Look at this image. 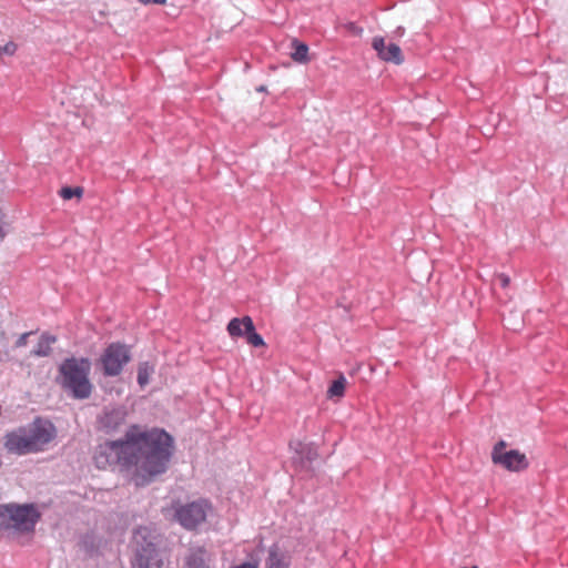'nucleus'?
<instances>
[{"label":"nucleus","instance_id":"nucleus-1","mask_svg":"<svg viewBox=\"0 0 568 568\" xmlns=\"http://www.w3.org/2000/svg\"><path fill=\"white\" fill-rule=\"evenodd\" d=\"M172 449L173 438L166 432L133 425L122 439L99 444L93 453V462L99 469L120 466L133 470L135 484L140 486L166 470Z\"/></svg>","mask_w":568,"mask_h":568},{"label":"nucleus","instance_id":"nucleus-2","mask_svg":"<svg viewBox=\"0 0 568 568\" xmlns=\"http://www.w3.org/2000/svg\"><path fill=\"white\" fill-rule=\"evenodd\" d=\"M54 437L55 428L50 422L36 419L28 428L8 434L4 446L10 453L26 455L43 450Z\"/></svg>","mask_w":568,"mask_h":568},{"label":"nucleus","instance_id":"nucleus-3","mask_svg":"<svg viewBox=\"0 0 568 568\" xmlns=\"http://www.w3.org/2000/svg\"><path fill=\"white\" fill-rule=\"evenodd\" d=\"M91 363L87 358H68L60 366L61 385L74 398L84 399L91 395L89 379Z\"/></svg>","mask_w":568,"mask_h":568},{"label":"nucleus","instance_id":"nucleus-4","mask_svg":"<svg viewBox=\"0 0 568 568\" xmlns=\"http://www.w3.org/2000/svg\"><path fill=\"white\" fill-rule=\"evenodd\" d=\"M39 518L40 514L33 505H0V531L12 534L33 531Z\"/></svg>","mask_w":568,"mask_h":568},{"label":"nucleus","instance_id":"nucleus-5","mask_svg":"<svg viewBox=\"0 0 568 568\" xmlns=\"http://www.w3.org/2000/svg\"><path fill=\"white\" fill-rule=\"evenodd\" d=\"M154 530L149 527H139L132 537V549L134 551L133 568H164L163 559L156 550Z\"/></svg>","mask_w":568,"mask_h":568},{"label":"nucleus","instance_id":"nucleus-6","mask_svg":"<svg viewBox=\"0 0 568 568\" xmlns=\"http://www.w3.org/2000/svg\"><path fill=\"white\" fill-rule=\"evenodd\" d=\"M173 509L174 519L186 530L197 529L213 513V506L206 499L176 504Z\"/></svg>","mask_w":568,"mask_h":568},{"label":"nucleus","instance_id":"nucleus-7","mask_svg":"<svg viewBox=\"0 0 568 568\" xmlns=\"http://www.w3.org/2000/svg\"><path fill=\"white\" fill-rule=\"evenodd\" d=\"M130 359V352L125 345L112 343L104 349L99 362L105 376H118Z\"/></svg>","mask_w":568,"mask_h":568},{"label":"nucleus","instance_id":"nucleus-8","mask_svg":"<svg viewBox=\"0 0 568 568\" xmlns=\"http://www.w3.org/2000/svg\"><path fill=\"white\" fill-rule=\"evenodd\" d=\"M507 444L504 440L498 442L491 452V460L509 471H521L529 465L525 454L517 449L505 450Z\"/></svg>","mask_w":568,"mask_h":568},{"label":"nucleus","instance_id":"nucleus-9","mask_svg":"<svg viewBox=\"0 0 568 568\" xmlns=\"http://www.w3.org/2000/svg\"><path fill=\"white\" fill-rule=\"evenodd\" d=\"M126 410L123 407L106 409L99 417V425L105 433H114L125 424Z\"/></svg>","mask_w":568,"mask_h":568},{"label":"nucleus","instance_id":"nucleus-10","mask_svg":"<svg viewBox=\"0 0 568 568\" xmlns=\"http://www.w3.org/2000/svg\"><path fill=\"white\" fill-rule=\"evenodd\" d=\"M372 45L384 61L400 64L404 60L400 48L395 43H386L384 38H374Z\"/></svg>","mask_w":568,"mask_h":568},{"label":"nucleus","instance_id":"nucleus-11","mask_svg":"<svg viewBox=\"0 0 568 568\" xmlns=\"http://www.w3.org/2000/svg\"><path fill=\"white\" fill-rule=\"evenodd\" d=\"M212 558L203 546L191 547L184 559V568H210Z\"/></svg>","mask_w":568,"mask_h":568},{"label":"nucleus","instance_id":"nucleus-12","mask_svg":"<svg viewBox=\"0 0 568 568\" xmlns=\"http://www.w3.org/2000/svg\"><path fill=\"white\" fill-rule=\"evenodd\" d=\"M288 556L277 545H273L268 549L265 568H288Z\"/></svg>","mask_w":568,"mask_h":568},{"label":"nucleus","instance_id":"nucleus-13","mask_svg":"<svg viewBox=\"0 0 568 568\" xmlns=\"http://www.w3.org/2000/svg\"><path fill=\"white\" fill-rule=\"evenodd\" d=\"M290 448L297 454L302 460L313 462L318 457L317 449L313 444L293 440L290 443Z\"/></svg>","mask_w":568,"mask_h":568},{"label":"nucleus","instance_id":"nucleus-14","mask_svg":"<svg viewBox=\"0 0 568 568\" xmlns=\"http://www.w3.org/2000/svg\"><path fill=\"white\" fill-rule=\"evenodd\" d=\"M245 320H246V316H243L241 318L234 317L229 322L226 331L232 338L245 337V335H246Z\"/></svg>","mask_w":568,"mask_h":568},{"label":"nucleus","instance_id":"nucleus-15","mask_svg":"<svg viewBox=\"0 0 568 568\" xmlns=\"http://www.w3.org/2000/svg\"><path fill=\"white\" fill-rule=\"evenodd\" d=\"M246 342L254 347L265 346L263 337L256 333L253 320L246 316Z\"/></svg>","mask_w":568,"mask_h":568},{"label":"nucleus","instance_id":"nucleus-16","mask_svg":"<svg viewBox=\"0 0 568 568\" xmlns=\"http://www.w3.org/2000/svg\"><path fill=\"white\" fill-rule=\"evenodd\" d=\"M292 47L294 51L291 53V58L298 63L308 62V47L305 43L293 40Z\"/></svg>","mask_w":568,"mask_h":568},{"label":"nucleus","instance_id":"nucleus-17","mask_svg":"<svg viewBox=\"0 0 568 568\" xmlns=\"http://www.w3.org/2000/svg\"><path fill=\"white\" fill-rule=\"evenodd\" d=\"M55 337L49 334H43L37 345V347L33 349V354L36 356H48L51 351V345L55 343Z\"/></svg>","mask_w":568,"mask_h":568},{"label":"nucleus","instance_id":"nucleus-18","mask_svg":"<svg viewBox=\"0 0 568 568\" xmlns=\"http://www.w3.org/2000/svg\"><path fill=\"white\" fill-rule=\"evenodd\" d=\"M347 381L346 378L341 375L337 379H335L327 390V397L328 398H341L344 396L345 387H346Z\"/></svg>","mask_w":568,"mask_h":568},{"label":"nucleus","instance_id":"nucleus-19","mask_svg":"<svg viewBox=\"0 0 568 568\" xmlns=\"http://www.w3.org/2000/svg\"><path fill=\"white\" fill-rule=\"evenodd\" d=\"M154 373V367L149 363L144 362L139 365L138 368V383L141 387L149 384L151 375Z\"/></svg>","mask_w":568,"mask_h":568},{"label":"nucleus","instance_id":"nucleus-20","mask_svg":"<svg viewBox=\"0 0 568 568\" xmlns=\"http://www.w3.org/2000/svg\"><path fill=\"white\" fill-rule=\"evenodd\" d=\"M83 194V189L80 186L77 187H62L60 190V195L63 200H71L72 197L80 199Z\"/></svg>","mask_w":568,"mask_h":568},{"label":"nucleus","instance_id":"nucleus-21","mask_svg":"<svg viewBox=\"0 0 568 568\" xmlns=\"http://www.w3.org/2000/svg\"><path fill=\"white\" fill-rule=\"evenodd\" d=\"M17 51V44L14 42H8L4 45H0V55L7 54L12 55Z\"/></svg>","mask_w":568,"mask_h":568},{"label":"nucleus","instance_id":"nucleus-22","mask_svg":"<svg viewBox=\"0 0 568 568\" xmlns=\"http://www.w3.org/2000/svg\"><path fill=\"white\" fill-rule=\"evenodd\" d=\"M496 280L499 282L503 288H506L510 284V277L507 274L499 273L496 275Z\"/></svg>","mask_w":568,"mask_h":568},{"label":"nucleus","instance_id":"nucleus-23","mask_svg":"<svg viewBox=\"0 0 568 568\" xmlns=\"http://www.w3.org/2000/svg\"><path fill=\"white\" fill-rule=\"evenodd\" d=\"M231 568H258V561L256 559H251L250 561L235 565Z\"/></svg>","mask_w":568,"mask_h":568},{"label":"nucleus","instance_id":"nucleus-24","mask_svg":"<svg viewBox=\"0 0 568 568\" xmlns=\"http://www.w3.org/2000/svg\"><path fill=\"white\" fill-rule=\"evenodd\" d=\"M31 335L30 332L28 333H23L22 335H20V337L17 339L16 342V346L17 347H23L27 345L28 343V337Z\"/></svg>","mask_w":568,"mask_h":568},{"label":"nucleus","instance_id":"nucleus-25","mask_svg":"<svg viewBox=\"0 0 568 568\" xmlns=\"http://www.w3.org/2000/svg\"><path fill=\"white\" fill-rule=\"evenodd\" d=\"M151 2L155 4H164L166 0H152Z\"/></svg>","mask_w":568,"mask_h":568},{"label":"nucleus","instance_id":"nucleus-26","mask_svg":"<svg viewBox=\"0 0 568 568\" xmlns=\"http://www.w3.org/2000/svg\"><path fill=\"white\" fill-rule=\"evenodd\" d=\"M399 36L404 34V28L399 27L396 31Z\"/></svg>","mask_w":568,"mask_h":568},{"label":"nucleus","instance_id":"nucleus-27","mask_svg":"<svg viewBox=\"0 0 568 568\" xmlns=\"http://www.w3.org/2000/svg\"><path fill=\"white\" fill-rule=\"evenodd\" d=\"M140 3L146 4L150 3L152 0H138Z\"/></svg>","mask_w":568,"mask_h":568}]
</instances>
